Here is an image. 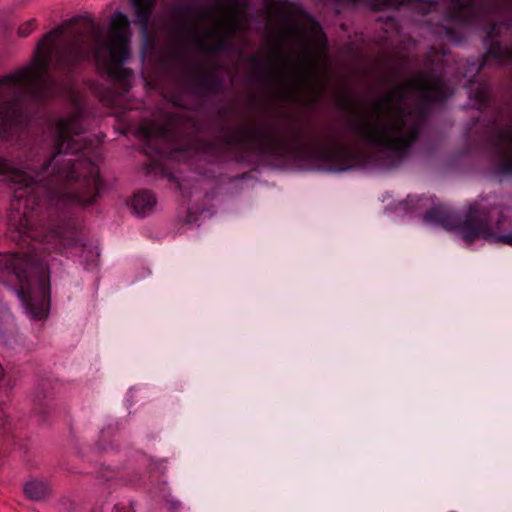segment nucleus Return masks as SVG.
<instances>
[{
    "label": "nucleus",
    "instance_id": "f257e3e1",
    "mask_svg": "<svg viewBox=\"0 0 512 512\" xmlns=\"http://www.w3.org/2000/svg\"><path fill=\"white\" fill-rule=\"evenodd\" d=\"M84 119V108L76 105L68 117L53 123L43 142L31 149L27 168L39 186L44 251L78 257L85 269L92 270L99 251L86 243L72 212L74 206L95 203L104 187L98 166L87 156L90 143L82 137Z\"/></svg>",
    "mask_w": 512,
    "mask_h": 512
},
{
    "label": "nucleus",
    "instance_id": "f03ea898",
    "mask_svg": "<svg viewBox=\"0 0 512 512\" xmlns=\"http://www.w3.org/2000/svg\"><path fill=\"white\" fill-rule=\"evenodd\" d=\"M444 83L436 76H417L392 87L358 112L349 123L351 132L378 153L383 165L394 166L417 139L427 104L442 101Z\"/></svg>",
    "mask_w": 512,
    "mask_h": 512
},
{
    "label": "nucleus",
    "instance_id": "7ed1b4c3",
    "mask_svg": "<svg viewBox=\"0 0 512 512\" xmlns=\"http://www.w3.org/2000/svg\"><path fill=\"white\" fill-rule=\"evenodd\" d=\"M144 42L157 30L166 41L165 62L174 80L166 97L188 108L192 96V0H131Z\"/></svg>",
    "mask_w": 512,
    "mask_h": 512
},
{
    "label": "nucleus",
    "instance_id": "20e7f679",
    "mask_svg": "<svg viewBox=\"0 0 512 512\" xmlns=\"http://www.w3.org/2000/svg\"><path fill=\"white\" fill-rule=\"evenodd\" d=\"M425 220L454 231L467 243L478 238L512 246V233L502 234V224L506 221L503 211L495 206L471 204L463 216H456L444 205L429 210Z\"/></svg>",
    "mask_w": 512,
    "mask_h": 512
},
{
    "label": "nucleus",
    "instance_id": "39448f33",
    "mask_svg": "<svg viewBox=\"0 0 512 512\" xmlns=\"http://www.w3.org/2000/svg\"><path fill=\"white\" fill-rule=\"evenodd\" d=\"M202 15L194 7V50L225 52L232 49L231 37L246 28V0H215L210 10L208 26L202 31Z\"/></svg>",
    "mask_w": 512,
    "mask_h": 512
},
{
    "label": "nucleus",
    "instance_id": "423d86ee",
    "mask_svg": "<svg viewBox=\"0 0 512 512\" xmlns=\"http://www.w3.org/2000/svg\"><path fill=\"white\" fill-rule=\"evenodd\" d=\"M148 149L159 157L178 162L184 169L177 168L169 174V180L177 185L185 201L190 200L191 182L184 172L192 170V134L189 127H178L173 122L143 129Z\"/></svg>",
    "mask_w": 512,
    "mask_h": 512
},
{
    "label": "nucleus",
    "instance_id": "0eeeda50",
    "mask_svg": "<svg viewBox=\"0 0 512 512\" xmlns=\"http://www.w3.org/2000/svg\"><path fill=\"white\" fill-rule=\"evenodd\" d=\"M287 130L288 128L283 130L272 119L262 118L252 124H240L234 140L242 145H250L257 147L259 150H265L278 144Z\"/></svg>",
    "mask_w": 512,
    "mask_h": 512
},
{
    "label": "nucleus",
    "instance_id": "6e6552de",
    "mask_svg": "<svg viewBox=\"0 0 512 512\" xmlns=\"http://www.w3.org/2000/svg\"><path fill=\"white\" fill-rule=\"evenodd\" d=\"M110 81L102 100L108 105H117L131 87L132 71L126 67H100Z\"/></svg>",
    "mask_w": 512,
    "mask_h": 512
},
{
    "label": "nucleus",
    "instance_id": "1a4fd4ad",
    "mask_svg": "<svg viewBox=\"0 0 512 512\" xmlns=\"http://www.w3.org/2000/svg\"><path fill=\"white\" fill-rule=\"evenodd\" d=\"M495 149L499 169L512 174V119L498 130Z\"/></svg>",
    "mask_w": 512,
    "mask_h": 512
},
{
    "label": "nucleus",
    "instance_id": "9d476101",
    "mask_svg": "<svg viewBox=\"0 0 512 512\" xmlns=\"http://www.w3.org/2000/svg\"><path fill=\"white\" fill-rule=\"evenodd\" d=\"M155 205L156 198L154 194L147 190L136 193L131 202L132 209L140 217L149 215L154 210Z\"/></svg>",
    "mask_w": 512,
    "mask_h": 512
},
{
    "label": "nucleus",
    "instance_id": "9b49d317",
    "mask_svg": "<svg viewBox=\"0 0 512 512\" xmlns=\"http://www.w3.org/2000/svg\"><path fill=\"white\" fill-rule=\"evenodd\" d=\"M24 494L33 501L46 500L51 494V486L43 480H31L24 485Z\"/></svg>",
    "mask_w": 512,
    "mask_h": 512
},
{
    "label": "nucleus",
    "instance_id": "f8f14e48",
    "mask_svg": "<svg viewBox=\"0 0 512 512\" xmlns=\"http://www.w3.org/2000/svg\"><path fill=\"white\" fill-rule=\"evenodd\" d=\"M20 378L19 371L16 369H9L5 371L0 365V387L11 389L15 386L17 380Z\"/></svg>",
    "mask_w": 512,
    "mask_h": 512
},
{
    "label": "nucleus",
    "instance_id": "ddd939ff",
    "mask_svg": "<svg viewBox=\"0 0 512 512\" xmlns=\"http://www.w3.org/2000/svg\"><path fill=\"white\" fill-rule=\"evenodd\" d=\"M48 408L47 396L42 392H37L34 398V409L39 414H45Z\"/></svg>",
    "mask_w": 512,
    "mask_h": 512
},
{
    "label": "nucleus",
    "instance_id": "4468645a",
    "mask_svg": "<svg viewBox=\"0 0 512 512\" xmlns=\"http://www.w3.org/2000/svg\"><path fill=\"white\" fill-rule=\"evenodd\" d=\"M35 27H36L35 19H31V20L25 22L18 29L19 37L26 38L27 36H29L31 34V32L34 30Z\"/></svg>",
    "mask_w": 512,
    "mask_h": 512
},
{
    "label": "nucleus",
    "instance_id": "2eb2a0df",
    "mask_svg": "<svg viewBox=\"0 0 512 512\" xmlns=\"http://www.w3.org/2000/svg\"><path fill=\"white\" fill-rule=\"evenodd\" d=\"M114 512H135L133 503H119L114 506Z\"/></svg>",
    "mask_w": 512,
    "mask_h": 512
},
{
    "label": "nucleus",
    "instance_id": "dca6fc26",
    "mask_svg": "<svg viewBox=\"0 0 512 512\" xmlns=\"http://www.w3.org/2000/svg\"><path fill=\"white\" fill-rule=\"evenodd\" d=\"M474 93L475 98L479 101V103H484L487 100V93L484 86H479Z\"/></svg>",
    "mask_w": 512,
    "mask_h": 512
},
{
    "label": "nucleus",
    "instance_id": "f3484780",
    "mask_svg": "<svg viewBox=\"0 0 512 512\" xmlns=\"http://www.w3.org/2000/svg\"><path fill=\"white\" fill-rule=\"evenodd\" d=\"M272 74L274 77L278 78L279 80L282 78V71L280 69H273Z\"/></svg>",
    "mask_w": 512,
    "mask_h": 512
},
{
    "label": "nucleus",
    "instance_id": "a211bd4d",
    "mask_svg": "<svg viewBox=\"0 0 512 512\" xmlns=\"http://www.w3.org/2000/svg\"><path fill=\"white\" fill-rule=\"evenodd\" d=\"M314 29H315V37H316V40L320 43V36H319V32H318V25H314Z\"/></svg>",
    "mask_w": 512,
    "mask_h": 512
},
{
    "label": "nucleus",
    "instance_id": "6ab92c4d",
    "mask_svg": "<svg viewBox=\"0 0 512 512\" xmlns=\"http://www.w3.org/2000/svg\"><path fill=\"white\" fill-rule=\"evenodd\" d=\"M186 210H187V221H189V218H190V216L192 215V209H191V207L188 205V206H187V208H186Z\"/></svg>",
    "mask_w": 512,
    "mask_h": 512
},
{
    "label": "nucleus",
    "instance_id": "aec40b11",
    "mask_svg": "<svg viewBox=\"0 0 512 512\" xmlns=\"http://www.w3.org/2000/svg\"><path fill=\"white\" fill-rule=\"evenodd\" d=\"M177 505H178V503H174V502H172V506H173V508H176V507H177Z\"/></svg>",
    "mask_w": 512,
    "mask_h": 512
},
{
    "label": "nucleus",
    "instance_id": "412c9836",
    "mask_svg": "<svg viewBox=\"0 0 512 512\" xmlns=\"http://www.w3.org/2000/svg\"><path fill=\"white\" fill-rule=\"evenodd\" d=\"M304 49H305V52H308V51H307V50H308V47H307V44H306V43L304 44Z\"/></svg>",
    "mask_w": 512,
    "mask_h": 512
},
{
    "label": "nucleus",
    "instance_id": "4be33fe9",
    "mask_svg": "<svg viewBox=\"0 0 512 512\" xmlns=\"http://www.w3.org/2000/svg\"><path fill=\"white\" fill-rule=\"evenodd\" d=\"M101 436L104 438V436H105V431L104 430L101 431Z\"/></svg>",
    "mask_w": 512,
    "mask_h": 512
},
{
    "label": "nucleus",
    "instance_id": "5701e85b",
    "mask_svg": "<svg viewBox=\"0 0 512 512\" xmlns=\"http://www.w3.org/2000/svg\"><path fill=\"white\" fill-rule=\"evenodd\" d=\"M193 75H194V78H195L196 77V68L195 67H194Z\"/></svg>",
    "mask_w": 512,
    "mask_h": 512
},
{
    "label": "nucleus",
    "instance_id": "b1692460",
    "mask_svg": "<svg viewBox=\"0 0 512 512\" xmlns=\"http://www.w3.org/2000/svg\"><path fill=\"white\" fill-rule=\"evenodd\" d=\"M484 64H485V61H484L483 63H481V65L479 66L478 70H479L482 66H484Z\"/></svg>",
    "mask_w": 512,
    "mask_h": 512
}]
</instances>
